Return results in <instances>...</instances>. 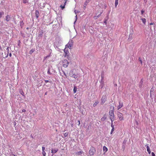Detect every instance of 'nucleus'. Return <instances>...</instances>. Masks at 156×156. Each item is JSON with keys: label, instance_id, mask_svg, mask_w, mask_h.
Wrapping results in <instances>:
<instances>
[{"label": "nucleus", "instance_id": "ea45409f", "mask_svg": "<svg viewBox=\"0 0 156 156\" xmlns=\"http://www.w3.org/2000/svg\"><path fill=\"white\" fill-rule=\"evenodd\" d=\"M63 73H64V75H65V76H66V77L67 76H66V73H65V72H63Z\"/></svg>", "mask_w": 156, "mask_h": 156}, {"label": "nucleus", "instance_id": "09e8293b", "mask_svg": "<svg viewBox=\"0 0 156 156\" xmlns=\"http://www.w3.org/2000/svg\"><path fill=\"white\" fill-rule=\"evenodd\" d=\"M24 3H26V2H25V1H24Z\"/></svg>", "mask_w": 156, "mask_h": 156}, {"label": "nucleus", "instance_id": "4be33fe9", "mask_svg": "<svg viewBox=\"0 0 156 156\" xmlns=\"http://www.w3.org/2000/svg\"><path fill=\"white\" fill-rule=\"evenodd\" d=\"M111 126L112 128H114V126L113 123V121L114 120H111Z\"/></svg>", "mask_w": 156, "mask_h": 156}, {"label": "nucleus", "instance_id": "c85d7f7f", "mask_svg": "<svg viewBox=\"0 0 156 156\" xmlns=\"http://www.w3.org/2000/svg\"><path fill=\"white\" fill-rule=\"evenodd\" d=\"M68 132L65 133L64 134V135L65 137H66L68 136Z\"/></svg>", "mask_w": 156, "mask_h": 156}, {"label": "nucleus", "instance_id": "2f4dec72", "mask_svg": "<svg viewBox=\"0 0 156 156\" xmlns=\"http://www.w3.org/2000/svg\"><path fill=\"white\" fill-rule=\"evenodd\" d=\"M139 61L140 62V63L141 64H142V61L141 60V59L140 58H139Z\"/></svg>", "mask_w": 156, "mask_h": 156}, {"label": "nucleus", "instance_id": "7c9ffc66", "mask_svg": "<svg viewBox=\"0 0 156 156\" xmlns=\"http://www.w3.org/2000/svg\"><path fill=\"white\" fill-rule=\"evenodd\" d=\"M60 7L62 9H64L65 8V6L64 5H61L60 6Z\"/></svg>", "mask_w": 156, "mask_h": 156}, {"label": "nucleus", "instance_id": "3c124183", "mask_svg": "<svg viewBox=\"0 0 156 156\" xmlns=\"http://www.w3.org/2000/svg\"><path fill=\"white\" fill-rule=\"evenodd\" d=\"M1 100V99H0V101Z\"/></svg>", "mask_w": 156, "mask_h": 156}, {"label": "nucleus", "instance_id": "423d86ee", "mask_svg": "<svg viewBox=\"0 0 156 156\" xmlns=\"http://www.w3.org/2000/svg\"><path fill=\"white\" fill-rule=\"evenodd\" d=\"M73 44V42L72 40H70L66 45V47L67 46L68 48L70 49L72 47Z\"/></svg>", "mask_w": 156, "mask_h": 156}, {"label": "nucleus", "instance_id": "58836bf2", "mask_svg": "<svg viewBox=\"0 0 156 156\" xmlns=\"http://www.w3.org/2000/svg\"><path fill=\"white\" fill-rule=\"evenodd\" d=\"M26 111V110L25 109H23L22 110V112H25Z\"/></svg>", "mask_w": 156, "mask_h": 156}, {"label": "nucleus", "instance_id": "72a5a7b5", "mask_svg": "<svg viewBox=\"0 0 156 156\" xmlns=\"http://www.w3.org/2000/svg\"><path fill=\"white\" fill-rule=\"evenodd\" d=\"M20 94H22V95H23V96H24V93L23 91H22V92H20Z\"/></svg>", "mask_w": 156, "mask_h": 156}, {"label": "nucleus", "instance_id": "412c9836", "mask_svg": "<svg viewBox=\"0 0 156 156\" xmlns=\"http://www.w3.org/2000/svg\"><path fill=\"white\" fill-rule=\"evenodd\" d=\"M73 92L74 93H75L77 91V87L76 86H75L73 88Z\"/></svg>", "mask_w": 156, "mask_h": 156}, {"label": "nucleus", "instance_id": "c756f323", "mask_svg": "<svg viewBox=\"0 0 156 156\" xmlns=\"http://www.w3.org/2000/svg\"><path fill=\"white\" fill-rule=\"evenodd\" d=\"M42 154L44 156H45L46 153L44 151H42Z\"/></svg>", "mask_w": 156, "mask_h": 156}, {"label": "nucleus", "instance_id": "cd10ccee", "mask_svg": "<svg viewBox=\"0 0 156 156\" xmlns=\"http://www.w3.org/2000/svg\"><path fill=\"white\" fill-rule=\"evenodd\" d=\"M47 73L48 74L51 75L52 73L50 72V69H48V71Z\"/></svg>", "mask_w": 156, "mask_h": 156}, {"label": "nucleus", "instance_id": "0eeeda50", "mask_svg": "<svg viewBox=\"0 0 156 156\" xmlns=\"http://www.w3.org/2000/svg\"><path fill=\"white\" fill-rule=\"evenodd\" d=\"M70 74L71 75V77H72L75 79L77 78L78 77V74H73V72H71L70 73Z\"/></svg>", "mask_w": 156, "mask_h": 156}, {"label": "nucleus", "instance_id": "dca6fc26", "mask_svg": "<svg viewBox=\"0 0 156 156\" xmlns=\"http://www.w3.org/2000/svg\"><path fill=\"white\" fill-rule=\"evenodd\" d=\"M102 12L100 13V14H99L98 16H94V19H96L98 18L100 16Z\"/></svg>", "mask_w": 156, "mask_h": 156}, {"label": "nucleus", "instance_id": "473e14b6", "mask_svg": "<svg viewBox=\"0 0 156 156\" xmlns=\"http://www.w3.org/2000/svg\"><path fill=\"white\" fill-rule=\"evenodd\" d=\"M114 128H112V129L111 132V134H112V133L113 132V131H114Z\"/></svg>", "mask_w": 156, "mask_h": 156}, {"label": "nucleus", "instance_id": "4468645a", "mask_svg": "<svg viewBox=\"0 0 156 156\" xmlns=\"http://www.w3.org/2000/svg\"><path fill=\"white\" fill-rule=\"evenodd\" d=\"M146 148H147V151L148 152V154H150L151 153V151H150V148H149V146H147Z\"/></svg>", "mask_w": 156, "mask_h": 156}, {"label": "nucleus", "instance_id": "f8f14e48", "mask_svg": "<svg viewBox=\"0 0 156 156\" xmlns=\"http://www.w3.org/2000/svg\"><path fill=\"white\" fill-rule=\"evenodd\" d=\"M10 17L9 15H7L6 16V20L8 22L10 20Z\"/></svg>", "mask_w": 156, "mask_h": 156}, {"label": "nucleus", "instance_id": "7ed1b4c3", "mask_svg": "<svg viewBox=\"0 0 156 156\" xmlns=\"http://www.w3.org/2000/svg\"><path fill=\"white\" fill-rule=\"evenodd\" d=\"M96 151L95 148L91 147H90V150L89 151V154L90 156H93Z\"/></svg>", "mask_w": 156, "mask_h": 156}, {"label": "nucleus", "instance_id": "de8ad7c7", "mask_svg": "<svg viewBox=\"0 0 156 156\" xmlns=\"http://www.w3.org/2000/svg\"><path fill=\"white\" fill-rule=\"evenodd\" d=\"M24 3H26V2H25V1H24Z\"/></svg>", "mask_w": 156, "mask_h": 156}, {"label": "nucleus", "instance_id": "4c0bfd02", "mask_svg": "<svg viewBox=\"0 0 156 156\" xmlns=\"http://www.w3.org/2000/svg\"><path fill=\"white\" fill-rule=\"evenodd\" d=\"M44 81L46 83H47L48 82H50V81L48 80H45Z\"/></svg>", "mask_w": 156, "mask_h": 156}, {"label": "nucleus", "instance_id": "f257e3e1", "mask_svg": "<svg viewBox=\"0 0 156 156\" xmlns=\"http://www.w3.org/2000/svg\"><path fill=\"white\" fill-rule=\"evenodd\" d=\"M59 64L60 65L64 68H66L69 65V62L67 59H63L60 62Z\"/></svg>", "mask_w": 156, "mask_h": 156}, {"label": "nucleus", "instance_id": "9d476101", "mask_svg": "<svg viewBox=\"0 0 156 156\" xmlns=\"http://www.w3.org/2000/svg\"><path fill=\"white\" fill-rule=\"evenodd\" d=\"M90 0H86L84 5V9H85L87 4L89 2Z\"/></svg>", "mask_w": 156, "mask_h": 156}, {"label": "nucleus", "instance_id": "a19ab883", "mask_svg": "<svg viewBox=\"0 0 156 156\" xmlns=\"http://www.w3.org/2000/svg\"><path fill=\"white\" fill-rule=\"evenodd\" d=\"M9 56L10 57H11L12 56V54H11V53H9Z\"/></svg>", "mask_w": 156, "mask_h": 156}, {"label": "nucleus", "instance_id": "393cba45", "mask_svg": "<svg viewBox=\"0 0 156 156\" xmlns=\"http://www.w3.org/2000/svg\"><path fill=\"white\" fill-rule=\"evenodd\" d=\"M35 50L34 49H31L30 51V54H32L33 52H34Z\"/></svg>", "mask_w": 156, "mask_h": 156}, {"label": "nucleus", "instance_id": "6ab92c4d", "mask_svg": "<svg viewBox=\"0 0 156 156\" xmlns=\"http://www.w3.org/2000/svg\"><path fill=\"white\" fill-rule=\"evenodd\" d=\"M106 115H104L103 117L101 118V120L102 121H104L106 119Z\"/></svg>", "mask_w": 156, "mask_h": 156}, {"label": "nucleus", "instance_id": "39448f33", "mask_svg": "<svg viewBox=\"0 0 156 156\" xmlns=\"http://www.w3.org/2000/svg\"><path fill=\"white\" fill-rule=\"evenodd\" d=\"M107 99V98L106 95H103L101 99V104H103L106 101Z\"/></svg>", "mask_w": 156, "mask_h": 156}, {"label": "nucleus", "instance_id": "49530a36", "mask_svg": "<svg viewBox=\"0 0 156 156\" xmlns=\"http://www.w3.org/2000/svg\"><path fill=\"white\" fill-rule=\"evenodd\" d=\"M2 48L0 46V49H1Z\"/></svg>", "mask_w": 156, "mask_h": 156}, {"label": "nucleus", "instance_id": "f3484780", "mask_svg": "<svg viewBox=\"0 0 156 156\" xmlns=\"http://www.w3.org/2000/svg\"><path fill=\"white\" fill-rule=\"evenodd\" d=\"M119 0H115V7H117V6L118 4Z\"/></svg>", "mask_w": 156, "mask_h": 156}, {"label": "nucleus", "instance_id": "2eb2a0df", "mask_svg": "<svg viewBox=\"0 0 156 156\" xmlns=\"http://www.w3.org/2000/svg\"><path fill=\"white\" fill-rule=\"evenodd\" d=\"M103 150L104 151H105V152H107L108 151V148L105 146H104L103 147Z\"/></svg>", "mask_w": 156, "mask_h": 156}, {"label": "nucleus", "instance_id": "8fccbe9b", "mask_svg": "<svg viewBox=\"0 0 156 156\" xmlns=\"http://www.w3.org/2000/svg\"><path fill=\"white\" fill-rule=\"evenodd\" d=\"M47 94L46 93H45V94L46 95Z\"/></svg>", "mask_w": 156, "mask_h": 156}, {"label": "nucleus", "instance_id": "a211bd4d", "mask_svg": "<svg viewBox=\"0 0 156 156\" xmlns=\"http://www.w3.org/2000/svg\"><path fill=\"white\" fill-rule=\"evenodd\" d=\"M98 103L99 102L98 101H96L93 105V106L94 107H95L98 104Z\"/></svg>", "mask_w": 156, "mask_h": 156}, {"label": "nucleus", "instance_id": "f03ea898", "mask_svg": "<svg viewBox=\"0 0 156 156\" xmlns=\"http://www.w3.org/2000/svg\"><path fill=\"white\" fill-rule=\"evenodd\" d=\"M110 118L111 120H114V107L112 106V110L109 112Z\"/></svg>", "mask_w": 156, "mask_h": 156}, {"label": "nucleus", "instance_id": "9b49d317", "mask_svg": "<svg viewBox=\"0 0 156 156\" xmlns=\"http://www.w3.org/2000/svg\"><path fill=\"white\" fill-rule=\"evenodd\" d=\"M58 151V148H56L55 149H53L51 150V152L53 154H54L56 153Z\"/></svg>", "mask_w": 156, "mask_h": 156}, {"label": "nucleus", "instance_id": "79ce46f5", "mask_svg": "<svg viewBox=\"0 0 156 156\" xmlns=\"http://www.w3.org/2000/svg\"><path fill=\"white\" fill-rule=\"evenodd\" d=\"M78 122H79V123H78V125L79 126L80 124V120H78Z\"/></svg>", "mask_w": 156, "mask_h": 156}, {"label": "nucleus", "instance_id": "a18cd8bd", "mask_svg": "<svg viewBox=\"0 0 156 156\" xmlns=\"http://www.w3.org/2000/svg\"><path fill=\"white\" fill-rule=\"evenodd\" d=\"M104 23H106V21H105V22H104Z\"/></svg>", "mask_w": 156, "mask_h": 156}, {"label": "nucleus", "instance_id": "bb28decb", "mask_svg": "<svg viewBox=\"0 0 156 156\" xmlns=\"http://www.w3.org/2000/svg\"><path fill=\"white\" fill-rule=\"evenodd\" d=\"M154 95V93H150V96L151 98H152V97H153Z\"/></svg>", "mask_w": 156, "mask_h": 156}, {"label": "nucleus", "instance_id": "37998d69", "mask_svg": "<svg viewBox=\"0 0 156 156\" xmlns=\"http://www.w3.org/2000/svg\"><path fill=\"white\" fill-rule=\"evenodd\" d=\"M6 50L8 51H9V47H8L7 48Z\"/></svg>", "mask_w": 156, "mask_h": 156}, {"label": "nucleus", "instance_id": "c03bdc74", "mask_svg": "<svg viewBox=\"0 0 156 156\" xmlns=\"http://www.w3.org/2000/svg\"><path fill=\"white\" fill-rule=\"evenodd\" d=\"M136 123L137 124H138V122H136Z\"/></svg>", "mask_w": 156, "mask_h": 156}, {"label": "nucleus", "instance_id": "f704fd0d", "mask_svg": "<svg viewBox=\"0 0 156 156\" xmlns=\"http://www.w3.org/2000/svg\"><path fill=\"white\" fill-rule=\"evenodd\" d=\"M141 14L142 15H143V14H144V11L143 10H142L141 11Z\"/></svg>", "mask_w": 156, "mask_h": 156}, {"label": "nucleus", "instance_id": "c9c22d12", "mask_svg": "<svg viewBox=\"0 0 156 156\" xmlns=\"http://www.w3.org/2000/svg\"><path fill=\"white\" fill-rule=\"evenodd\" d=\"M45 148L44 147H42V151H44Z\"/></svg>", "mask_w": 156, "mask_h": 156}, {"label": "nucleus", "instance_id": "aec40b11", "mask_svg": "<svg viewBox=\"0 0 156 156\" xmlns=\"http://www.w3.org/2000/svg\"><path fill=\"white\" fill-rule=\"evenodd\" d=\"M141 20L142 21V22H143V23L144 24H145L146 23V20L145 18H142Z\"/></svg>", "mask_w": 156, "mask_h": 156}, {"label": "nucleus", "instance_id": "5701e85b", "mask_svg": "<svg viewBox=\"0 0 156 156\" xmlns=\"http://www.w3.org/2000/svg\"><path fill=\"white\" fill-rule=\"evenodd\" d=\"M83 153V152L82 151H79V152H78L76 153V154L77 155H80V154H82Z\"/></svg>", "mask_w": 156, "mask_h": 156}, {"label": "nucleus", "instance_id": "1a4fd4ad", "mask_svg": "<svg viewBox=\"0 0 156 156\" xmlns=\"http://www.w3.org/2000/svg\"><path fill=\"white\" fill-rule=\"evenodd\" d=\"M64 51L65 53V56L66 57L68 56V54L69 53V51H68V49L66 47L64 50Z\"/></svg>", "mask_w": 156, "mask_h": 156}, {"label": "nucleus", "instance_id": "ddd939ff", "mask_svg": "<svg viewBox=\"0 0 156 156\" xmlns=\"http://www.w3.org/2000/svg\"><path fill=\"white\" fill-rule=\"evenodd\" d=\"M39 12L37 10H36L35 11V15L36 17L37 18H38L39 16Z\"/></svg>", "mask_w": 156, "mask_h": 156}, {"label": "nucleus", "instance_id": "b1692460", "mask_svg": "<svg viewBox=\"0 0 156 156\" xmlns=\"http://www.w3.org/2000/svg\"><path fill=\"white\" fill-rule=\"evenodd\" d=\"M4 14V12L2 11V12H0V19L1 18L2 16Z\"/></svg>", "mask_w": 156, "mask_h": 156}, {"label": "nucleus", "instance_id": "20e7f679", "mask_svg": "<svg viewBox=\"0 0 156 156\" xmlns=\"http://www.w3.org/2000/svg\"><path fill=\"white\" fill-rule=\"evenodd\" d=\"M117 115L120 121L124 120V119L122 113L120 112H119L117 114Z\"/></svg>", "mask_w": 156, "mask_h": 156}, {"label": "nucleus", "instance_id": "6e6552de", "mask_svg": "<svg viewBox=\"0 0 156 156\" xmlns=\"http://www.w3.org/2000/svg\"><path fill=\"white\" fill-rule=\"evenodd\" d=\"M123 106V103L121 102L120 101L119 102V105L117 106L118 110H119L122 108Z\"/></svg>", "mask_w": 156, "mask_h": 156}, {"label": "nucleus", "instance_id": "a878e982", "mask_svg": "<svg viewBox=\"0 0 156 156\" xmlns=\"http://www.w3.org/2000/svg\"><path fill=\"white\" fill-rule=\"evenodd\" d=\"M154 88L152 87L151 89L150 93H154Z\"/></svg>", "mask_w": 156, "mask_h": 156}, {"label": "nucleus", "instance_id": "e433bc0d", "mask_svg": "<svg viewBox=\"0 0 156 156\" xmlns=\"http://www.w3.org/2000/svg\"><path fill=\"white\" fill-rule=\"evenodd\" d=\"M151 154L152 156H155L154 153L153 152L151 153Z\"/></svg>", "mask_w": 156, "mask_h": 156}]
</instances>
